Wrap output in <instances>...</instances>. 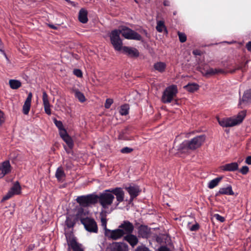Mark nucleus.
Segmentation results:
<instances>
[{"mask_svg": "<svg viewBox=\"0 0 251 251\" xmlns=\"http://www.w3.org/2000/svg\"><path fill=\"white\" fill-rule=\"evenodd\" d=\"M105 192L111 193L114 196H116L117 203L116 204L118 206L119 204L124 201L125 192L121 187H116L113 189L105 190Z\"/></svg>", "mask_w": 251, "mask_h": 251, "instance_id": "6e6552de", "label": "nucleus"}, {"mask_svg": "<svg viewBox=\"0 0 251 251\" xmlns=\"http://www.w3.org/2000/svg\"><path fill=\"white\" fill-rule=\"evenodd\" d=\"M167 65L165 63L163 62H157L154 64L153 68L155 71L162 73L165 71Z\"/></svg>", "mask_w": 251, "mask_h": 251, "instance_id": "cd10ccee", "label": "nucleus"}, {"mask_svg": "<svg viewBox=\"0 0 251 251\" xmlns=\"http://www.w3.org/2000/svg\"><path fill=\"white\" fill-rule=\"evenodd\" d=\"M129 128L128 127H126L124 129H123L122 131V132H123L124 134H125L126 135V134H129L130 132H129Z\"/></svg>", "mask_w": 251, "mask_h": 251, "instance_id": "bf43d9fd", "label": "nucleus"}, {"mask_svg": "<svg viewBox=\"0 0 251 251\" xmlns=\"http://www.w3.org/2000/svg\"><path fill=\"white\" fill-rule=\"evenodd\" d=\"M125 189L127 191L130 195V199L129 203H131L133 200L136 198L140 194L141 190L138 186H129V187H125Z\"/></svg>", "mask_w": 251, "mask_h": 251, "instance_id": "9d476101", "label": "nucleus"}, {"mask_svg": "<svg viewBox=\"0 0 251 251\" xmlns=\"http://www.w3.org/2000/svg\"><path fill=\"white\" fill-rule=\"evenodd\" d=\"M67 239V244L69 248L72 249L73 251H84L81 248V245L77 242L75 237L70 235V236H66Z\"/></svg>", "mask_w": 251, "mask_h": 251, "instance_id": "1a4fd4ad", "label": "nucleus"}, {"mask_svg": "<svg viewBox=\"0 0 251 251\" xmlns=\"http://www.w3.org/2000/svg\"><path fill=\"white\" fill-rule=\"evenodd\" d=\"M129 105L128 104H124L121 106L119 110L120 114L122 116H126L129 113Z\"/></svg>", "mask_w": 251, "mask_h": 251, "instance_id": "e433bc0d", "label": "nucleus"}, {"mask_svg": "<svg viewBox=\"0 0 251 251\" xmlns=\"http://www.w3.org/2000/svg\"><path fill=\"white\" fill-rule=\"evenodd\" d=\"M199 85L195 83H189L185 85L184 88L188 92L193 93L199 89Z\"/></svg>", "mask_w": 251, "mask_h": 251, "instance_id": "7c9ffc66", "label": "nucleus"}, {"mask_svg": "<svg viewBox=\"0 0 251 251\" xmlns=\"http://www.w3.org/2000/svg\"><path fill=\"white\" fill-rule=\"evenodd\" d=\"M60 137L62 138V139L63 140V141L66 143L69 149H68L66 146H64V148L66 151V152L68 153H69L70 152V151L74 147V142L73 141L72 138L68 134L67 132L66 131V133H62L60 135Z\"/></svg>", "mask_w": 251, "mask_h": 251, "instance_id": "9b49d317", "label": "nucleus"}, {"mask_svg": "<svg viewBox=\"0 0 251 251\" xmlns=\"http://www.w3.org/2000/svg\"><path fill=\"white\" fill-rule=\"evenodd\" d=\"M67 1H68V2H70L71 3V4L73 6H75V2H73V1H71V0H66Z\"/></svg>", "mask_w": 251, "mask_h": 251, "instance_id": "338daca9", "label": "nucleus"}, {"mask_svg": "<svg viewBox=\"0 0 251 251\" xmlns=\"http://www.w3.org/2000/svg\"><path fill=\"white\" fill-rule=\"evenodd\" d=\"M214 217L217 220L221 222H224L225 221V218L218 214H214Z\"/></svg>", "mask_w": 251, "mask_h": 251, "instance_id": "8fccbe9b", "label": "nucleus"}, {"mask_svg": "<svg viewBox=\"0 0 251 251\" xmlns=\"http://www.w3.org/2000/svg\"><path fill=\"white\" fill-rule=\"evenodd\" d=\"M82 224L88 232L97 233L98 231L97 224L93 219L86 217L85 219L82 220Z\"/></svg>", "mask_w": 251, "mask_h": 251, "instance_id": "0eeeda50", "label": "nucleus"}, {"mask_svg": "<svg viewBox=\"0 0 251 251\" xmlns=\"http://www.w3.org/2000/svg\"><path fill=\"white\" fill-rule=\"evenodd\" d=\"M42 100L45 113L48 115H50L51 114L50 104L49 96L45 91H43Z\"/></svg>", "mask_w": 251, "mask_h": 251, "instance_id": "f3484780", "label": "nucleus"}, {"mask_svg": "<svg viewBox=\"0 0 251 251\" xmlns=\"http://www.w3.org/2000/svg\"><path fill=\"white\" fill-rule=\"evenodd\" d=\"M246 48L249 51L251 52V41H249L246 44Z\"/></svg>", "mask_w": 251, "mask_h": 251, "instance_id": "4d7b16f0", "label": "nucleus"}, {"mask_svg": "<svg viewBox=\"0 0 251 251\" xmlns=\"http://www.w3.org/2000/svg\"><path fill=\"white\" fill-rule=\"evenodd\" d=\"M251 102V89L245 92L242 99H240L239 105L241 108Z\"/></svg>", "mask_w": 251, "mask_h": 251, "instance_id": "2eb2a0df", "label": "nucleus"}, {"mask_svg": "<svg viewBox=\"0 0 251 251\" xmlns=\"http://www.w3.org/2000/svg\"><path fill=\"white\" fill-rule=\"evenodd\" d=\"M179 40L181 43L185 42L187 40V36L184 33L180 31L177 32Z\"/></svg>", "mask_w": 251, "mask_h": 251, "instance_id": "58836bf2", "label": "nucleus"}, {"mask_svg": "<svg viewBox=\"0 0 251 251\" xmlns=\"http://www.w3.org/2000/svg\"><path fill=\"white\" fill-rule=\"evenodd\" d=\"M12 167L9 161H4L0 167V178H2L5 175L8 174L11 171Z\"/></svg>", "mask_w": 251, "mask_h": 251, "instance_id": "4468645a", "label": "nucleus"}, {"mask_svg": "<svg viewBox=\"0 0 251 251\" xmlns=\"http://www.w3.org/2000/svg\"><path fill=\"white\" fill-rule=\"evenodd\" d=\"M115 197L111 193L105 192L100 193L98 195V202L102 207L106 209L113 203Z\"/></svg>", "mask_w": 251, "mask_h": 251, "instance_id": "7ed1b4c3", "label": "nucleus"}, {"mask_svg": "<svg viewBox=\"0 0 251 251\" xmlns=\"http://www.w3.org/2000/svg\"><path fill=\"white\" fill-rule=\"evenodd\" d=\"M158 251H170V250L166 246H161L158 249Z\"/></svg>", "mask_w": 251, "mask_h": 251, "instance_id": "6e6d98bb", "label": "nucleus"}, {"mask_svg": "<svg viewBox=\"0 0 251 251\" xmlns=\"http://www.w3.org/2000/svg\"><path fill=\"white\" fill-rule=\"evenodd\" d=\"M35 248V245L34 244H31L28 246L26 250V251H30L34 249Z\"/></svg>", "mask_w": 251, "mask_h": 251, "instance_id": "052dcab7", "label": "nucleus"}, {"mask_svg": "<svg viewBox=\"0 0 251 251\" xmlns=\"http://www.w3.org/2000/svg\"><path fill=\"white\" fill-rule=\"evenodd\" d=\"M5 121L4 113L0 110V125H1Z\"/></svg>", "mask_w": 251, "mask_h": 251, "instance_id": "3c124183", "label": "nucleus"}, {"mask_svg": "<svg viewBox=\"0 0 251 251\" xmlns=\"http://www.w3.org/2000/svg\"><path fill=\"white\" fill-rule=\"evenodd\" d=\"M133 151L132 148H130L127 147L123 148L121 150V152L122 153H129Z\"/></svg>", "mask_w": 251, "mask_h": 251, "instance_id": "a19ab883", "label": "nucleus"}, {"mask_svg": "<svg viewBox=\"0 0 251 251\" xmlns=\"http://www.w3.org/2000/svg\"><path fill=\"white\" fill-rule=\"evenodd\" d=\"M113 100L111 99H107L104 104V107L106 109H108L110 107L111 104L113 103Z\"/></svg>", "mask_w": 251, "mask_h": 251, "instance_id": "37998d69", "label": "nucleus"}, {"mask_svg": "<svg viewBox=\"0 0 251 251\" xmlns=\"http://www.w3.org/2000/svg\"><path fill=\"white\" fill-rule=\"evenodd\" d=\"M77 222L74 215H70L67 217L65 224L68 228H72L74 226Z\"/></svg>", "mask_w": 251, "mask_h": 251, "instance_id": "bb28decb", "label": "nucleus"}, {"mask_svg": "<svg viewBox=\"0 0 251 251\" xmlns=\"http://www.w3.org/2000/svg\"><path fill=\"white\" fill-rule=\"evenodd\" d=\"M249 171V167L247 166H243L240 170V172L243 175H246Z\"/></svg>", "mask_w": 251, "mask_h": 251, "instance_id": "de8ad7c7", "label": "nucleus"}, {"mask_svg": "<svg viewBox=\"0 0 251 251\" xmlns=\"http://www.w3.org/2000/svg\"><path fill=\"white\" fill-rule=\"evenodd\" d=\"M88 11L84 8H81L78 13V20L79 21L83 24H86L87 23L88 19Z\"/></svg>", "mask_w": 251, "mask_h": 251, "instance_id": "4be33fe9", "label": "nucleus"}, {"mask_svg": "<svg viewBox=\"0 0 251 251\" xmlns=\"http://www.w3.org/2000/svg\"><path fill=\"white\" fill-rule=\"evenodd\" d=\"M200 226L198 223L193 225L190 228L191 231H195L199 229Z\"/></svg>", "mask_w": 251, "mask_h": 251, "instance_id": "864d4df0", "label": "nucleus"}, {"mask_svg": "<svg viewBox=\"0 0 251 251\" xmlns=\"http://www.w3.org/2000/svg\"><path fill=\"white\" fill-rule=\"evenodd\" d=\"M218 121L219 125L223 127H231L235 126L231 118L222 119L218 118Z\"/></svg>", "mask_w": 251, "mask_h": 251, "instance_id": "5701e85b", "label": "nucleus"}, {"mask_svg": "<svg viewBox=\"0 0 251 251\" xmlns=\"http://www.w3.org/2000/svg\"><path fill=\"white\" fill-rule=\"evenodd\" d=\"M120 229L124 230L125 232V235L127 234L132 233L134 230L133 225L128 221H124L119 226Z\"/></svg>", "mask_w": 251, "mask_h": 251, "instance_id": "ddd939ff", "label": "nucleus"}, {"mask_svg": "<svg viewBox=\"0 0 251 251\" xmlns=\"http://www.w3.org/2000/svg\"><path fill=\"white\" fill-rule=\"evenodd\" d=\"M76 201L82 208L89 206L87 195L77 197Z\"/></svg>", "mask_w": 251, "mask_h": 251, "instance_id": "393cba45", "label": "nucleus"}, {"mask_svg": "<svg viewBox=\"0 0 251 251\" xmlns=\"http://www.w3.org/2000/svg\"><path fill=\"white\" fill-rule=\"evenodd\" d=\"M246 114V110H242L238 113L235 118H232L234 125L236 126L241 123L245 118Z\"/></svg>", "mask_w": 251, "mask_h": 251, "instance_id": "b1692460", "label": "nucleus"}, {"mask_svg": "<svg viewBox=\"0 0 251 251\" xmlns=\"http://www.w3.org/2000/svg\"><path fill=\"white\" fill-rule=\"evenodd\" d=\"M170 1L168 0H164L163 1V5L165 6H170Z\"/></svg>", "mask_w": 251, "mask_h": 251, "instance_id": "e2e57ef3", "label": "nucleus"}, {"mask_svg": "<svg viewBox=\"0 0 251 251\" xmlns=\"http://www.w3.org/2000/svg\"><path fill=\"white\" fill-rule=\"evenodd\" d=\"M87 197L89 206L92 205H95L98 202V195L91 194L87 195Z\"/></svg>", "mask_w": 251, "mask_h": 251, "instance_id": "2f4dec72", "label": "nucleus"}, {"mask_svg": "<svg viewBox=\"0 0 251 251\" xmlns=\"http://www.w3.org/2000/svg\"><path fill=\"white\" fill-rule=\"evenodd\" d=\"M101 226L103 227L104 229V232H105L106 230L108 229L107 228L106 225H107V220L105 218L102 217L101 218Z\"/></svg>", "mask_w": 251, "mask_h": 251, "instance_id": "49530a36", "label": "nucleus"}, {"mask_svg": "<svg viewBox=\"0 0 251 251\" xmlns=\"http://www.w3.org/2000/svg\"><path fill=\"white\" fill-rule=\"evenodd\" d=\"M14 195L12 193V192L9 190L8 192L3 197L1 201H6L11 197H12Z\"/></svg>", "mask_w": 251, "mask_h": 251, "instance_id": "c03bdc74", "label": "nucleus"}, {"mask_svg": "<svg viewBox=\"0 0 251 251\" xmlns=\"http://www.w3.org/2000/svg\"><path fill=\"white\" fill-rule=\"evenodd\" d=\"M120 34L126 39L141 41L142 36L136 31L126 26H121L118 29L111 31L109 35L111 43L114 49L117 51L122 49L123 42L120 38Z\"/></svg>", "mask_w": 251, "mask_h": 251, "instance_id": "f257e3e1", "label": "nucleus"}, {"mask_svg": "<svg viewBox=\"0 0 251 251\" xmlns=\"http://www.w3.org/2000/svg\"><path fill=\"white\" fill-rule=\"evenodd\" d=\"M119 139L120 140H130L126 135L125 134L121 131L118 136Z\"/></svg>", "mask_w": 251, "mask_h": 251, "instance_id": "09e8293b", "label": "nucleus"}, {"mask_svg": "<svg viewBox=\"0 0 251 251\" xmlns=\"http://www.w3.org/2000/svg\"><path fill=\"white\" fill-rule=\"evenodd\" d=\"M240 69H242V67L241 66H239L238 67H237V68L232 70L230 71V73H234L235 72V71L237 70H240Z\"/></svg>", "mask_w": 251, "mask_h": 251, "instance_id": "0e129e2a", "label": "nucleus"}, {"mask_svg": "<svg viewBox=\"0 0 251 251\" xmlns=\"http://www.w3.org/2000/svg\"><path fill=\"white\" fill-rule=\"evenodd\" d=\"M234 194L231 186L228 185L226 188H221L216 193L215 197H219L221 195H233Z\"/></svg>", "mask_w": 251, "mask_h": 251, "instance_id": "aec40b11", "label": "nucleus"}, {"mask_svg": "<svg viewBox=\"0 0 251 251\" xmlns=\"http://www.w3.org/2000/svg\"><path fill=\"white\" fill-rule=\"evenodd\" d=\"M73 92L74 93L75 98H76L80 102H83L86 100L84 94L78 89H73Z\"/></svg>", "mask_w": 251, "mask_h": 251, "instance_id": "473e14b6", "label": "nucleus"}, {"mask_svg": "<svg viewBox=\"0 0 251 251\" xmlns=\"http://www.w3.org/2000/svg\"><path fill=\"white\" fill-rule=\"evenodd\" d=\"M205 140L204 135L197 136L190 140H185L176 147V150L182 153L195 151L202 145Z\"/></svg>", "mask_w": 251, "mask_h": 251, "instance_id": "f03ea898", "label": "nucleus"}, {"mask_svg": "<svg viewBox=\"0 0 251 251\" xmlns=\"http://www.w3.org/2000/svg\"><path fill=\"white\" fill-rule=\"evenodd\" d=\"M238 164L236 162L226 164L221 167L222 170L224 171L234 172L238 169Z\"/></svg>", "mask_w": 251, "mask_h": 251, "instance_id": "412c9836", "label": "nucleus"}, {"mask_svg": "<svg viewBox=\"0 0 251 251\" xmlns=\"http://www.w3.org/2000/svg\"><path fill=\"white\" fill-rule=\"evenodd\" d=\"M9 84L12 89H17L22 85L21 82L19 80L15 79H10Z\"/></svg>", "mask_w": 251, "mask_h": 251, "instance_id": "f704fd0d", "label": "nucleus"}, {"mask_svg": "<svg viewBox=\"0 0 251 251\" xmlns=\"http://www.w3.org/2000/svg\"><path fill=\"white\" fill-rule=\"evenodd\" d=\"M150 229L148 226L141 225L138 227V236L143 238H147L150 234Z\"/></svg>", "mask_w": 251, "mask_h": 251, "instance_id": "6ab92c4d", "label": "nucleus"}, {"mask_svg": "<svg viewBox=\"0 0 251 251\" xmlns=\"http://www.w3.org/2000/svg\"><path fill=\"white\" fill-rule=\"evenodd\" d=\"M49 26L50 28H52V29H57V27L55 26V25H53L49 24Z\"/></svg>", "mask_w": 251, "mask_h": 251, "instance_id": "69168bd1", "label": "nucleus"}, {"mask_svg": "<svg viewBox=\"0 0 251 251\" xmlns=\"http://www.w3.org/2000/svg\"><path fill=\"white\" fill-rule=\"evenodd\" d=\"M223 178L222 176L217 177L215 179H213L209 181L208 184V187L209 189H213L216 186H217L219 182L222 180Z\"/></svg>", "mask_w": 251, "mask_h": 251, "instance_id": "72a5a7b5", "label": "nucleus"}, {"mask_svg": "<svg viewBox=\"0 0 251 251\" xmlns=\"http://www.w3.org/2000/svg\"><path fill=\"white\" fill-rule=\"evenodd\" d=\"M245 162L248 165H251V156H249L246 158Z\"/></svg>", "mask_w": 251, "mask_h": 251, "instance_id": "680f3d73", "label": "nucleus"}, {"mask_svg": "<svg viewBox=\"0 0 251 251\" xmlns=\"http://www.w3.org/2000/svg\"><path fill=\"white\" fill-rule=\"evenodd\" d=\"M193 54L195 55H201V52L199 50H195L193 51Z\"/></svg>", "mask_w": 251, "mask_h": 251, "instance_id": "13d9d810", "label": "nucleus"}, {"mask_svg": "<svg viewBox=\"0 0 251 251\" xmlns=\"http://www.w3.org/2000/svg\"><path fill=\"white\" fill-rule=\"evenodd\" d=\"M14 209H12L11 210H6L4 212V214L5 216L7 215L9 217H11L14 214Z\"/></svg>", "mask_w": 251, "mask_h": 251, "instance_id": "603ef678", "label": "nucleus"}, {"mask_svg": "<svg viewBox=\"0 0 251 251\" xmlns=\"http://www.w3.org/2000/svg\"><path fill=\"white\" fill-rule=\"evenodd\" d=\"M104 235L108 239L112 240H119L125 236L124 230L120 229L119 227L118 228L114 230H106Z\"/></svg>", "mask_w": 251, "mask_h": 251, "instance_id": "39448f33", "label": "nucleus"}, {"mask_svg": "<svg viewBox=\"0 0 251 251\" xmlns=\"http://www.w3.org/2000/svg\"><path fill=\"white\" fill-rule=\"evenodd\" d=\"M216 70V75L218 74H226V72L224 69H220V68H215Z\"/></svg>", "mask_w": 251, "mask_h": 251, "instance_id": "5fc2aeb1", "label": "nucleus"}, {"mask_svg": "<svg viewBox=\"0 0 251 251\" xmlns=\"http://www.w3.org/2000/svg\"><path fill=\"white\" fill-rule=\"evenodd\" d=\"M32 98V94L31 92H29L23 106V112L25 115H27L29 113L31 107Z\"/></svg>", "mask_w": 251, "mask_h": 251, "instance_id": "a211bd4d", "label": "nucleus"}, {"mask_svg": "<svg viewBox=\"0 0 251 251\" xmlns=\"http://www.w3.org/2000/svg\"><path fill=\"white\" fill-rule=\"evenodd\" d=\"M74 216L75 217V219L77 221L78 220H80L81 224L82 220L85 219L86 218H84V216H85V213L84 209L81 207L77 209L76 214L74 215Z\"/></svg>", "mask_w": 251, "mask_h": 251, "instance_id": "c756f323", "label": "nucleus"}, {"mask_svg": "<svg viewBox=\"0 0 251 251\" xmlns=\"http://www.w3.org/2000/svg\"><path fill=\"white\" fill-rule=\"evenodd\" d=\"M135 251H150V250L145 245H142L139 246L135 250Z\"/></svg>", "mask_w": 251, "mask_h": 251, "instance_id": "79ce46f5", "label": "nucleus"}, {"mask_svg": "<svg viewBox=\"0 0 251 251\" xmlns=\"http://www.w3.org/2000/svg\"><path fill=\"white\" fill-rule=\"evenodd\" d=\"M123 240L127 242L132 248H134L139 242L138 237L132 233L126 235L124 236Z\"/></svg>", "mask_w": 251, "mask_h": 251, "instance_id": "dca6fc26", "label": "nucleus"}, {"mask_svg": "<svg viewBox=\"0 0 251 251\" xmlns=\"http://www.w3.org/2000/svg\"><path fill=\"white\" fill-rule=\"evenodd\" d=\"M123 52L128 55L130 57L136 58L138 57L139 55V52L137 49L135 48L122 46V49Z\"/></svg>", "mask_w": 251, "mask_h": 251, "instance_id": "f8f14e48", "label": "nucleus"}, {"mask_svg": "<svg viewBox=\"0 0 251 251\" xmlns=\"http://www.w3.org/2000/svg\"><path fill=\"white\" fill-rule=\"evenodd\" d=\"M176 85L169 86L164 90L162 97V101L164 103H170L177 93Z\"/></svg>", "mask_w": 251, "mask_h": 251, "instance_id": "20e7f679", "label": "nucleus"}, {"mask_svg": "<svg viewBox=\"0 0 251 251\" xmlns=\"http://www.w3.org/2000/svg\"><path fill=\"white\" fill-rule=\"evenodd\" d=\"M53 122L54 124V125L56 126L58 128L59 135L62 134V133H66V130L64 128L63 123L60 121H58L56 118H54L52 119Z\"/></svg>", "mask_w": 251, "mask_h": 251, "instance_id": "c85d7f7f", "label": "nucleus"}, {"mask_svg": "<svg viewBox=\"0 0 251 251\" xmlns=\"http://www.w3.org/2000/svg\"><path fill=\"white\" fill-rule=\"evenodd\" d=\"M74 74L78 77H82V72L80 69H75L73 71Z\"/></svg>", "mask_w": 251, "mask_h": 251, "instance_id": "a18cd8bd", "label": "nucleus"}, {"mask_svg": "<svg viewBox=\"0 0 251 251\" xmlns=\"http://www.w3.org/2000/svg\"><path fill=\"white\" fill-rule=\"evenodd\" d=\"M55 176L58 181L62 182L64 180L66 177V174L62 167H59L57 169Z\"/></svg>", "mask_w": 251, "mask_h": 251, "instance_id": "a878e982", "label": "nucleus"}, {"mask_svg": "<svg viewBox=\"0 0 251 251\" xmlns=\"http://www.w3.org/2000/svg\"><path fill=\"white\" fill-rule=\"evenodd\" d=\"M105 251H128V247L124 242H113L107 245Z\"/></svg>", "mask_w": 251, "mask_h": 251, "instance_id": "423d86ee", "label": "nucleus"}, {"mask_svg": "<svg viewBox=\"0 0 251 251\" xmlns=\"http://www.w3.org/2000/svg\"><path fill=\"white\" fill-rule=\"evenodd\" d=\"M216 70L215 69L212 68H209L207 70L205 71V76H210L213 75H216Z\"/></svg>", "mask_w": 251, "mask_h": 251, "instance_id": "ea45409f", "label": "nucleus"}, {"mask_svg": "<svg viewBox=\"0 0 251 251\" xmlns=\"http://www.w3.org/2000/svg\"><path fill=\"white\" fill-rule=\"evenodd\" d=\"M156 29L157 31L159 32H162L163 29H165L166 30H167L164 21H158L157 23V25L156 26Z\"/></svg>", "mask_w": 251, "mask_h": 251, "instance_id": "4c0bfd02", "label": "nucleus"}, {"mask_svg": "<svg viewBox=\"0 0 251 251\" xmlns=\"http://www.w3.org/2000/svg\"><path fill=\"white\" fill-rule=\"evenodd\" d=\"M0 51H2V45H1V41L0 40Z\"/></svg>", "mask_w": 251, "mask_h": 251, "instance_id": "774afa93", "label": "nucleus"}, {"mask_svg": "<svg viewBox=\"0 0 251 251\" xmlns=\"http://www.w3.org/2000/svg\"><path fill=\"white\" fill-rule=\"evenodd\" d=\"M10 191L14 195L19 194L21 192V186L19 182H17L16 183H15L14 185L11 187Z\"/></svg>", "mask_w": 251, "mask_h": 251, "instance_id": "c9c22d12", "label": "nucleus"}]
</instances>
